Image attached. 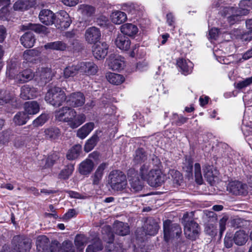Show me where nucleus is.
Segmentation results:
<instances>
[{
	"label": "nucleus",
	"mask_w": 252,
	"mask_h": 252,
	"mask_svg": "<svg viewBox=\"0 0 252 252\" xmlns=\"http://www.w3.org/2000/svg\"><path fill=\"white\" fill-rule=\"evenodd\" d=\"M67 96L64 91L60 87L50 88L46 94L45 100L47 103L55 107H60L66 102Z\"/></svg>",
	"instance_id": "1"
},
{
	"label": "nucleus",
	"mask_w": 252,
	"mask_h": 252,
	"mask_svg": "<svg viewBox=\"0 0 252 252\" xmlns=\"http://www.w3.org/2000/svg\"><path fill=\"white\" fill-rule=\"evenodd\" d=\"M108 179L109 185L112 189L115 191H123L127 186L126 176L120 170L112 171L109 175Z\"/></svg>",
	"instance_id": "2"
},
{
	"label": "nucleus",
	"mask_w": 252,
	"mask_h": 252,
	"mask_svg": "<svg viewBox=\"0 0 252 252\" xmlns=\"http://www.w3.org/2000/svg\"><path fill=\"white\" fill-rule=\"evenodd\" d=\"M184 225V233L186 237L191 240H195L198 237L199 228L197 223L192 219L189 218L188 213L184 214L183 217Z\"/></svg>",
	"instance_id": "3"
},
{
	"label": "nucleus",
	"mask_w": 252,
	"mask_h": 252,
	"mask_svg": "<svg viewBox=\"0 0 252 252\" xmlns=\"http://www.w3.org/2000/svg\"><path fill=\"white\" fill-rule=\"evenodd\" d=\"M164 239L168 242L171 239L179 237L182 233V229L177 223H173L169 220L163 221Z\"/></svg>",
	"instance_id": "4"
},
{
	"label": "nucleus",
	"mask_w": 252,
	"mask_h": 252,
	"mask_svg": "<svg viewBox=\"0 0 252 252\" xmlns=\"http://www.w3.org/2000/svg\"><path fill=\"white\" fill-rule=\"evenodd\" d=\"M14 252H29L32 247V240L25 236H15L12 241Z\"/></svg>",
	"instance_id": "5"
},
{
	"label": "nucleus",
	"mask_w": 252,
	"mask_h": 252,
	"mask_svg": "<svg viewBox=\"0 0 252 252\" xmlns=\"http://www.w3.org/2000/svg\"><path fill=\"white\" fill-rule=\"evenodd\" d=\"M127 178L131 191L137 192L142 190L143 187L142 182L139 179L138 174L134 169L131 168L128 170Z\"/></svg>",
	"instance_id": "6"
},
{
	"label": "nucleus",
	"mask_w": 252,
	"mask_h": 252,
	"mask_svg": "<svg viewBox=\"0 0 252 252\" xmlns=\"http://www.w3.org/2000/svg\"><path fill=\"white\" fill-rule=\"evenodd\" d=\"M66 103L71 108L81 107L85 103V96L81 92H76L67 95Z\"/></svg>",
	"instance_id": "7"
},
{
	"label": "nucleus",
	"mask_w": 252,
	"mask_h": 252,
	"mask_svg": "<svg viewBox=\"0 0 252 252\" xmlns=\"http://www.w3.org/2000/svg\"><path fill=\"white\" fill-rule=\"evenodd\" d=\"M71 22L69 14L66 11L62 10L56 14L54 24L57 28L63 30L68 28Z\"/></svg>",
	"instance_id": "8"
},
{
	"label": "nucleus",
	"mask_w": 252,
	"mask_h": 252,
	"mask_svg": "<svg viewBox=\"0 0 252 252\" xmlns=\"http://www.w3.org/2000/svg\"><path fill=\"white\" fill-rule=\"evenodd\" d=\"M153 187L161 186L164 182V177L161 172L158 169L151 170L146 180Z\"/></svg>",
	"instance_id": "9"
},
{
	"label": "nucleus",
	"mask_w": 252,
	"mask_h": 252,
	"mask_svg": "<svg viewBox=\"0 0 252 252\" xmlns=\"http://www.w3.org/2000/svg\"><path fill=\"white\" fill-rule=\"evenodd\" d=\"M52 71L49 67H39L34 73V78L41 84H45L52 78Z\"/></svg>",
	"instance_id": "10"
},
{
	"label": "nucleus",
	"mask_w": 252,
	"mask_h": 252,
	"mask_svg": "<svg viewBox=\"0 0 252 252\" xmlns=\"http://www.w3.org/2000/svg\"><path fill=\"white\" fill-rule=\"evenodd\" d=\"M101 32L99 29L95 27L88 28L85 33V39L89 44H95L100 39Z\"/></svg>",
	"instance_id": "11"
},
{
	"label": "nucleus",
	"mask_w": 252,
	"mask_h": 252,
	"mask_svg": "<svg viewBox=\"0 0 252 252\" xmlns=\"http://www.w3.org/2000/svg\"><path fill=\"white\" fill-rule=\"evenodd\" d=\"M50 249L51 252H75L72 243L69 240L63 241L62 245L58 242L54 243Z\"/></svg>",
	"instance_id": "12"
},
{
	"label": "nucleus",
	"mask_w": 252,
	"mask_h": 252,
	"mask_svg": "<svg viewBox=\"0 0 252 252\" xmlns=\"http://www.w3.org/2000/svg\"><path fill=\"white\" fill-rule=\"evenodd\" d=\"M227 190L234 195H243L247 193V186L237 181L229 183L227 186Z\"/></svg>",
	"instance_id": "13"
},
{
	"label": "nucleus",
	"mask_w": 252,
	"mask_h": 252,
	"mask_svg": "<svg viewBox=\"0 0 252 252\" xmlns=\"http://www.w3.org/2000/svg\"><path fill=\"white\" fill-rule=\"evenodd\" d=\"M38 17L40 21L47 26L54 24L56 14L49 9H42L39 13Z\"/></svg>",
	"instance_id": "14"
},
{
	"label": "nucleus",
	"mask_w": 252,
	"mask_h": 252,
	"mask_svg": "<svg viewBox=\"0 0 252 252\" xmlns=\"http://www.w3.org/2000/svg\"><path fill=\"white\" fill-rule=\"evenodd\" d=\"M80 72L87 75H95L98 71L97 66L92 62L79 63Z\"/></svg>",
	"instance_id": "15"
},
{
	"label": "nucleus",
	"mask_w": 252,
	"mask_h": 252,
	"mask_svg": "<svg viewBox=\"0 0 252 252\" xmlns=\"http://www.w3.org/2000/svg\"><path fill=\"white\" fill-rule=\"evenodd\" d=\"M108 47L106 42L95 44L93 48V53L94 58L98 60L104 59L108 53Z\"/></svg>",
	"instance_id": "16"
},
{
	"label": "nucleus",
	"mask_w": 252,
	"mask_h": 252,
	"mask_svg": "<svg viewBox=\"0 0 252 252\" xmlns=\"http://www.w3.org/2000/svg\"><path fill=\"white\" fill-rule=\"evenodd\" d=\"M86 120V116L84 114H79L77 115V112L75 110V114L72 116L70 115L67 118L66 122L70 127L74 129L82 125Z\"/></svg>",
	"instance_id": "17"
},
{
	"label": "nucleus",
	"mask_w": 252,
	"mask_h": 252,
	"mask_svg": "<svg viewBox=\"0 0 252 252\" xmlns=\"http://www.w3.org/2000/svg\"><path fill=\"white\" fill-rule=\"evenodd\" d=\"M74 114H75V110L73 108L64 106L55 112V116L56 119L58 121L66 122L67 118H68L70 115L72 116Z\"/></svg>",
	"instance_id": "18"
},
{
	"label": "nucleus",
	"mask_w": 252,
	"mask_h": 252,
	"mask_svg": "<svg viewBox=\"0 0 252 252\" xmlns=\"http://www.w3.org/2000/svg\"><path fill=\"white\" fill-rule=\"evenodd\" d=\"M158 229V224L154 219L152 218L147 219L144 226V231L146 235L154 236L157 233Z\"/></svg>",
	"instance_id": "19"
},
{
	"label": "nucleus",
	"mask_w": 252,
	"mask_h": 252,
	"mask_svg": "<svg viewBox=\"0 0 252 252\" xmlns=\"http://www.w3.org/2000/svg\"><path fill=\"white\" fill-rule=\"evenodd\" d=\"M37 95L36 89L28 85L21 88L20 97L24 100L33 99Z\"/></svg>",
	"instance_id": "20"
},
{
	"label": "nucleus",
	"mask_w": 252,
	"mask_h": 252,
	"mask_svg": "<svg viewBox=\"0 0 252 252\" xmlns=\"http://www.w3.org/2000/svg\"><path fill=\"white\" fill-rule=\"evenodd\" d=\"M115 43L120 49L127 51L130 48L131 42L128 37L123 34H119L115 40Z\"/></svg>",
	"instance_id": "21"
},
{
	"label": "nucleus",
	"mask_w": 252,
	"mask_h": 252,
	"mask_svg": "<svg viewBox=\"0 0 252 252\" xmlns=\"http://www.w3.org/2000/svg\"><path fill=\"white\" fill-rule=\"evenodd\" d=\"M94 166L93 161L90 159H86L79 164L78 171L81 175L88 176L93 171Z\"/></svg>",
	"instance_id": "22"
},
{
	"label": "nucleus",
	"mask_w": 252,
	"mask_h": 252,
	"mask_svg": "<svg viewBox=\"0 0 252 252\" xmlns=\"http://www.w3.org/2000/svg\"><path fill=\"white\" fill-rule=\"evenodd\" d=\"M20 30L22 31L32 30L36 33H44L46 32L47 28L40 24L26 23L21 26Z\"/></svg>",
	"instance_id": "23"
},
{
	"label": "nucleus",
	"mask_w": 252,
	"mask_h": 252,
	"mask_svg": "<svg viewBox=\"0 0 252 252\" xmlns=\"http://www.w3.org/2000/svg\"><path fill=\"white\" fill-rule=\"evenodd\" d=\"M36 4L35 0H19L16 2L13 6L16 10H25Z\"/></svg>",
	"instance_id": "24"
},
{
	"label": "nucleus",
	"mask_w": 252,
	"mask_h": 252,
	"mask_svg": "<svg viewBox=\"0 0 252 252\" xmlns=\"http://www.w3.org/2000/svg\"><path fill=\"white\" fill-rule=\"evenodd\" d=\"M33 77H34V73L31 69H27L17 74L15 79L19 83H24L32 80Z\"/></svg>",
	"instance_id": "25"
},
{
	"label": "nucleus",
	"mask_w": 252,
	"mask_h": 252,
	"mask_svg": "<svg viewBox=\"0 0 252 252\" xmlns=\"http://www.w3.org/2000/svg\"><path fill=\"white\" fill-rule=\"evenodd\" d=\"M108 164L106 163H102L100 164L94 175L92 176L93 179V184L94 185H98L102 178L104 170L107 167Z\"/></svg>",
	"instance_id": "26"
},
{
	"label": "nucleus",
	"mask_w": 252,
	"mask_h": 252,
	"mask_svg": "<svg viewBox=\"0 0 252 252\" xmlns=\"http://www.w3.org/2000/svg\"><path fill=\"white\" fill-rule=\"evenodd\" d=\"M114 232L121 236H125L129 232V226L126 223L121 221H115L113 225Z\"/></svg>",
	"instance_id": "27"
},
{
	"label": "nucleus",
	"mask_w": 252,
	"mask_h": 252,
	"mask_svg": "<svg viewBox=\"0 0 252 252\" xmlns=\"http://www.w3.org/2000/svg\"><path fill=\"white\" fill-rule=\"evenodd\" d=\"M177 64L181 69L183 74L187 75L192 71V63L189 60L184 59H180L177 61Z\"/></svg>",
	"instance_id": "28"
},
{
	"label": "nucleus",
	"mask_w": 252,
	"mask_h": 252,
	"mask_svg": "<svg viewBox=\"0 0 252 252\" xmlns=\"http://www.w3.org/2000/svg\"><path fill=\"white\" fill-rule=\"evenodd\" d=\"M40 54V52L37 49H33L27 50L23 53V58L28 62L35 63L38 60Z\"/></svg>",
	"instance_id": "29"
},
{
	"label": "nucleus",
	"mask_w": 252,
	"mask_h": 252,
	"mask_svg": "<svg viewBox=\"0 0 252 252\" xmlns=\"http://www.w3.org/2000/svg\"><path fill=\"white\" fill-rule=\"evenodd\" d=\"M20 41L25 48H30L34 45L35 39L33 33L27 32L21 37Z\"/></svg>",
	"instance_id": "30"
},
{
	"label": "nucleus",
	"mask_w": 252,
	"mask_h": 252,
	"mask_svg": "<svg viewBox=\"0 0 252 252\" xmlns=\"http://www.w3.org/2000/svg\"><path fill=\"white\" fill-rule=\"evenodd\" d=\"M112 23L120 25L125 22L127 19L126 14L122 11L116 10L113 11L110 16Z\"/></svg>",
	"instance_id": "31"
},
{
	"label": "nucleus",
	"mask_w": 252,
	"mask_h": 252,
	"mask_svg": "<svg viewBox=\"0 0 252 252\" xmlns=\"http://www.w3.org/2000/svg\"><path fill=\"white\" fill-rule=\"evenodd\" d=\"M94 123L90 122L80 128L77 132V136L83 139L85 138L94 128Z\"/></svg>",
	"instance_id": "32"
},
{
	"label": "nucleus",
	"mask_w": 252,
	"mask_h": 252,
	"mask_svg": "<svg viewBox=\"0 0 252 252\" xmlns=\"http://www.w3.org/2000/svg\"><path fill=\"white\" fill-rule=\"evenodd\" d=\"M108 65L113 70H119L123 68L124 62L120 57H110L108 61Z\"/></svg>",
	"instance_id": "33"
},
{
	"label": "nucleus",
	"mask_w": 252,
	"mask_h": 252,
	"mask_svg": "<svg viewBox=\"0 0 252 252\" xmlns=\"http://www.w3.org/2000/svg\"><path fill=\"white\" fill-rule=\"evenodd\" d=\"M138 28L136 26L131 23H126L121 27L122 34L132 36L135 35L138 32Z\"/></svg>",
	"instance_id": "34"
},
{
	"label": "nucleus",
	"mask_w": 252,
	"mask_h": 252,
	"mask_svg": "<svg viewBox=\"0 0 252 252\" xmlns=\"http://www.w3.org/2000/svg\"><path fill=\"white\" fill-rule=\"evenodd\" d=\"M67 44L63 41H57L49 42L44 45V48L46 49H51L61 51H65L67 49Z\"/></svg>",
	"instance_id": "35"
},
{
	"label": "nucleus",
	"mask_w": 252,
	"mask_h": 252,
	"mask_svg": "<svg viewBox=\"0 0 252 252\" xmlns=\"http://www.w3.org/2000/svg\"><path fill=\"white\" fill-rule=\"evenodd\" d=\"M25 112L28 115H34L39 111V105L35 101L27 102L24 104Z\"/></svg>",
	"instance_id": "36"
},
{
	"label": "nucleus",
	"mask_w": 252,
	"mask_h": 252,
	"mask_svg": "<svg viewBox=\"0 0 252 252\" xmlns=\"http://www.w3.org/2000/svg\"><path fill=\"white\" fill-rule=\"evenodd\" d=\"M106 77L110 83L116 85L121 84L125 80V78L122 75L111 72L107 73Z\"/></svg>",
	"instance_id": "37"
},
{
	"label": "nucleus",
	"mask_w": 252,
	"mask_h": 252,
	"mask_svg": "<svg viewBox=\"0 0 252 252\" xmlns=\"http://www.w3.org/2000/svg\"><path fill=\"white\" fill-rule=\"evenodd\" d=\"M233 240L237 245H243L248 240V235L243 230L237 231L235 233Z\"/></svg>",
	"instance_id": "38"
},
{
	"label": "nucleus",
	"mask_w": 252,
	"mask_h": 252,
	"mask_svg": "<svg viewBox=\"0 0 252 252\" xmlns=\"http://www.w3.org/2000/svg\"><path fill=\"white\" fill-rule=\"evenodd\" d=\"M80 72L79 63L75 65L68 66L66 67L63 70V76L65 78L72 77L75 76L78 72Z\"/></svg>",
	"instance_id": "39"
},
{
	"label": "nucleus",
	"mask_w": 252,
	"mask_h": 252,
	"mask_svg": "<svg viewBox=\"0 0 252 252\" xmlns=\"http://www.w3.org/2000/svg\"><path fill=\"white\" fill-rule=\"evenodd\" d=\"M102 249L101 240L98 238L95 237L93 240L92 243L88 246L86 252H97Z\"/></svg>",
	"instance_id": "40"
},
{
	"label": "nucleus",
	"mask_w": 252,
	"mask_h": 252,
	"mask_svg": "<svg viewBox=\"0 0 252 252\" xmlns=\"http://www.w3.org/2000/svg\"><path fill=\"white\" fill-rule=\"evenodd\" d=\"M147 159V155L144 149L139 148L136 150L133 161L135 163L139 164L145 162Z\"/></svg>",
	"instance_id": "41"
},
{
	"label": "nucleus",
	"mask_w": 252,
	"mask_h": 252,
	"mask_svg": "<svg viewBox=\"0 0 252 252\" xmlns=\"http://www.w3.org/2000/svg\"><path fill=\"white\" fill-rule=\"evenodd\" d=\"M29 119L28 115L25 112H19L14 116L13 121L19 126L25 125Z\"/></svg>",
	"instance_id": "42"
},
{
	"label": "nucleus",
	"mask_w": 252,
	"mask_h": 252,
	"mask_svg": "<svg viewBox=\"0 0 252 252\" xmlns=\"http://www.w3.org/2000/svg\"><path fill=\"white\" fill-rule=\"evenodd\" d=\"M45 135L47 138L55 139L59 137L61 134L60 129L57 127H50L44 130Z\"/></svg>",
	"instance_id": "43"
},
{
	"label": "nucleus",
	"mask_w": 252,
	"mask_h": 252,
	"mask_svg": "<svg viewBox=\"0 0 252 252\" xmlns=\"http://www.w3.org/2000/svg\"><path fill=\"white\" fill-rule=\"evenodd\" d=\"M81 146L79 144L73 146L66 155L67 158L69 160H73L77 158L81 151Z\"/></svg>",
	"instance_id": "44"
},
{
	"label": "nucleus",
	"mask_w": 252,
	"mask_h": 252,
	"mask_svg": "<svg viewBox=\"0 0 252 252\" xmlns=\"http://www.w3.org/2000/svg\"><path fill=\"white\" fill-rule=\"evenodd\" d=\"M14 98V95L9 91L4 90H0V105L9 102Z\"/></svg>",
	"instance_id": "45"
},
{
	"label": "nucleus",
	"mask_w": 252,
	"mask_h": 252,
	"mask_svg": "<svg viewBox=\"0 0 252 252\" xmlns=\"http://www.w3.org/2000/svg\"><path fill=\"white\" fill-rule=\"evenodd\" d=\"M169 177H171V179L174 185L179 186L183 182V176L181 173L175 170H170L169 172Z\"/></svg>",
	"instance_id": "46"
},
{
	"label": "nucleus",
	"mask_w": 252,
	"mask_h": 252,
	"mask_svg": "<svg viewBox=\"0 0 252 252\" xmlns=\"http://www.w3.org/2000/svg\"><path fill=\"white\" fill-rule=\"evenodd\" d=\"M203 170L204 178L206 179L209 184L212 185L216 177L215 174L213 173L212 167L210 165H205Z\"/></svg>",
	"instance_id": "47"
},
{
	"label": "nucleus",
	"mask_w": 252,
	"mask_h": 252,
	"mask_svg": "<svg viewBox=\"0 0 252 252\" xmlns=\"http://www.w3.org/2000/svg\"><path fill=\"white\" fill-rule=\"evenodd\" d=\"M99 140L97 134H94L86 143L84 147L85 151L87 152L91 151L96 145Z\"/></svg>",
	"instance_id": "48"
},
{
	"label": "nucleus",
	"mask_w": 252,
	"mask_h": 252,
	"mask_svg": "<svg viewBox=\"0 0 252 252\" xmlns=\"http://www.w3.org/2000/svg\"><path fill=\"white\" fill-rule=\"evenodd\" d=\"M78 9L83 15L88 17L92 16L95 12V8L90 5L81 4Z\"/></svg>",
	"instance_id": "49"
},
{
	"label": "nucleus",
	"mask_w": 252,
	"mask_h": 252,
	"mask_svg": "<svg viewBox=\"0 0 252 252\" xmlns=\"http://www.w3.org/2000/svg\"><path fill=\"white\" fill-rule=\"evenodd\" d=\"M74 169V165L72 164H68L63 169L59 174V178L61 179H67L72 174Z\"/></svg>",
	"instance_id": "50"
},
{
	"label": "nucleus",
	"mask_w": 252,
	"mask_h": 252,
	"mask_svg": "<svg viewBox=\"0 0 252 252\" xmlns=\"http://www.w3.org/2000/svg\"><path fill=\"white\" fill-rule=\"evenodd\" d=\"M49 239L45 235H40L36 238V245L37 248L44 250L48 246Z\"/></svg>",
	"instance_id": "51"
},
{
	"label": "nucleus",
	"mask_w": 252,
	"mask_h": 252,
	"mask_svg": "<svg viewBox=\"0 0 252 252\" xmlns=\"http://www.w3.org/2000/svg\"><path fill=\"white\" fill-rule=\"evenodd\" d=\"M250 0H241L239 3V8L236 10L241 15H247L249 13L247 7H250Z\"/></svg>",
	"instance_id": "52"
},
{
	"label": "nucleus",
	"mask_w": 252,
	"mask_h": 252,
	"mask_svg": "<svg viewBox=\"0 0 252 252\" xmlns=\"http://www.w3.org/2000/svg\"><path fill=\"white\" fill-rule=\"evenodd\" d=\"M90 242V239L84 235H77L76 236L74 243L75 246L80 248Z\"/></svg>",
	"instance_id": "53"
},
{
	"label": "nucleus",
	"mask_w": 252,
	"mask_h": 252,
	"mask_svg": "<svg viewBox=\"0 0 252 252\" xmlns=\"http://www.w3.org/2000/svg\"><path fill=\"white\" fill-rule=\"evenodd\" d=\"M12 137L10 130H3L0 132V144L5 145L8 143Z\"/></svg>",
	"instance_id": "54"
},
{
	"label": "nucleus",
	"mask_w": 252,
	"mask_h": 252,
	"mask_svg": "<svg viewBox=\"0 0 252 252\" xmlns=\"http://www.w3.org/2000/svg\"><path fill=\"white\" fill-rule=\"evenodd\" d=\"M194 176L196 182L199 184H203V177L201 173V166L199 163L194 164Z\"/></svg>",
	"instance_id": "55"
},
{
	"label": "nucleus",
	"mask_w": 252,
	"mask_h": 252,
	"mask_svg": "<svg viewBox=\"0 0 252 252\" xmlns=\"http://www.w3.org/2000/svg\"><path fill=\"white\" fill-rule=\"evenodd\" d=\"M49 118L48 115L43 113L41 114L39 117L33 121V125L34 126H42L45 124Z\"/></svg>",
	"instance_id": "56"
},
{
	"label": "nucleus",
	"mask_w": 252,
	"mask_h": 252,
	"mask_svg": "<svg viewBox=\"0 0 252 252\" xmlns=\"http://www.w3.org/2000/svg\"><path fill=\"white\" fill-rule=\"evenodd\" d=\"M183 169L188 173L191 174L193 169V160L190 158H186L183 163Z\"/></svg>",
	"instance_id": "57"
},
{
	"label": "nucleus",
	"mask_w": 252,
	"mask_h": 252,
	"mask_svg": "<svg viewBox=\"0 0 252 252\" xmlns=\"http://www.w3.org/2000/svg\"><path fill=\"white\" fill-rule=\"evenodd\" d=\"M188 119V118L184 117L183 116H179L178 115L175 114L173 115V121L172 122V124L180 126L186 123Z\"/></svg>",
	"instance_id": "58"
},
{
	"label": "nucleus",
	"mask_w": 252,
	"mask_h": 252,
	"mask_svg": "<svg viewBox=\"0 0 252 252\" xmlns=\"http://www.w3.org/2000/svg\"><path fill=\"white\" fill-rule=\"evenodd\" d=\"M149 166L147 164H144L140 168V175L144 180H146L148 177Z\"/></svg>",
	"instance_id": "59"
},
{
	"label": "nucleus",
	"mask_w": 252,
	"mask_h": 252,
	"mask_svg": "<svg viewBox=\"0 0 252 252\" xmlns=\"http://www.w3.org/2000/svg\"><path fill=\"white\" fill-rule=\"evenodd\" d=\"M252 84V76L246 78V79L239 81L236 85V88L242 89Z\"/></svg>",
	"instance_id": "60"
},
{
	"label": "nucleus",
	"mask_w": 252,
	"mask_h": 252,
	"mask_svg": "<svg viewBox=\"0 0 252 252\" xmlns=\"http://www.w3.org/2000/svg\"><path fill=\"white\" fill-rule=\"evenodd\" d=\"M58 158L59 157L56 154L50 155L46 160L45 168L52 166Z\"/></svg>",
	"instance_id": "61"
},
{
	"label": "nucleus",
	"mask_w": 252,
	"mask_h": 252,
	"mask_svg": "<svg viewBox=\"0 0 252 252\" xmlns=\"http://www.w3.org/2000/svg\"><path fill=\"white\" fill-rule=\"evenodd\" d=\"M228 217L226 216H223L219 221V225H220V236L222 234L223 232L226 229V223L227 221L228 220Z\"/></svg>",
	"instance_id": "62"
},
{
	"label": "nucleus",
	"mask_w": 252,
	"mask_h": 252,
	"mask_svg": "<svg viewBox=\"0 0 252 252\" xmlns=\"http://www.w3.org/2000/svg\"><path fill=\"white\" fill-rule=\"evenodd\" d=\"M236 14H232L227 17V20L230 25H233L237 21H239L240 16L241 15L236 11Z\"/></svg>",
	"instance_id": "63"
},
{
	"label": "nucleus",
	"mask_w": 252,
	"mask_h": 252,
	"mask_svg": "<svg viewBox=\"0 0 252 252\" xmlns=\"http://www.w3.org/2000/svg\"><path fill=\"white\" fill-rule=\"evenodd\" d=\"M224 244L226 248H230L232 246L233 239L232 238V235L230 234H226L224 239Z\"/></svg>",
	"instance_id": "64"
}]
</instances>
